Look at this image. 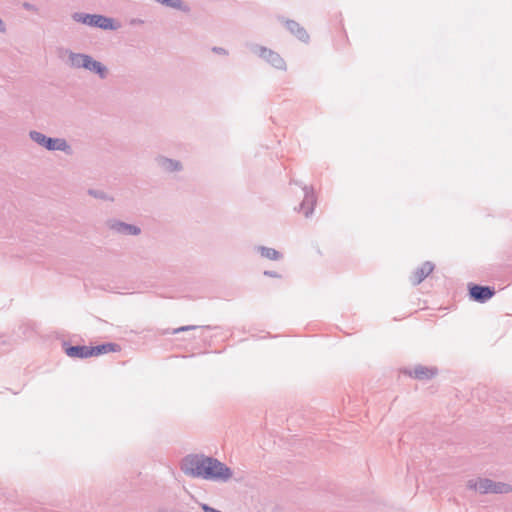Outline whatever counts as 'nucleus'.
I'll use <instances>...</instances> for the list:
<instances>
[{"label": "nucleus", "mask_w": 512, "mask_h": 512, "mask_svg": "<svg viewBox=\"0 0 512 512\" xmlns=\"http://www.w3.org/2000/svg\"><path fill=\"white\" fill-rule=\"evenodd\" d=\"M180 468L187 476L212 481L227 482L233 475L232 470L224 463L203 454L185 456Z\"/></svg>", "instance_id": "obj_1"}, {"label": "nucleus", "mask_w": 512, "mask_h": 512, "mask_svg": "<svg viewBox=\"0 0 512 512\" xmlns=\"http://www.w3.org/2000/svg\"><path fill=\"white\" fill-rule=\"evenodd\" d=\"M68 60L73 68L85 69L96 74L102 80L106 79L109 75V69L102 62L95 60L88 54L71 51L68 54Z\"/></svg>", "instance_id": "obj_2"}, {"label": "nucleus", "mask_w": 512, "mask_h": 512, "mask_svg": "<svg viewBox=\"0 0 512 512\" xmlns=\"http://www.w3.org/2000/svg\"><path fill=\"white\" fill-rule=\"evenodd\" d=\"M466 487L480 494H508L512 492V485L509 483L497 482L482 477L469 479L466 482Z\"/></svg>", "instance_id": "obj_3"}, {"label": "nucleus", "mask_w": 512, "mask_h": 512, "mask_svg": "<svg viewBox=\"0 0 512 512\" xmlns=\"http://www.w3.org/2000/svg\"><path fill=\"white\" fill-rule=\"evenodd\" d=\"M73 21L90 27H96L103 30H117L119 25L115 23L113 18L100 15L88 14L84 12H74L71 15Z\"/></svg>", "instance_id": "obj_4"}, {"label": "nucleus", "mask_w": 512, "mask_h": 512, "mask_svg": "<svg viewBox=\"0 0 512 512\" xmlns=\"http://www.w3.org/2000/svg\"><path fill=\"white\" fill-rule=\"evenodd\" d=\"M29 137L32 141L37 143L39 146L46 148L48 151H61L67 155H71L73 153L72 147L64 138L48 137L36 130H31L29 132Z\"/></svg>", "instance_id": "obj_5"}, {"label": "nucleus", "mask_w": 512, "mask_h": 512, "mask_svg": "<svg viewBox=\"0 0 512 512\" xmlns=\"http://www.w3.org/2000/svg\"><path fill=\"white\" fill-rule=\"evenodd\" d=\"M250 50L254 54L258 55L260 58L265 60L267 63H269L274 68L279 69V70H286V62L280 56L279 53H277L267 47L257 45V44H252L250 46Z\"/></svg>", "instance_id": "obj_6"}, {"label": "nucleus", "mask_w": 512, "mask_h": 512, "mask_svg": "<svg viewBox=\"0 0 512 512\" xmlns=\"http://www.w3.org/2000/svg\"><path fill=\"white\" fill-rule=\"evenodd\" d=\"M107 226L111 231L121 235L137 236L141 233L140 227L117 219L108 220Z\"/></svg>", "instance_id": "obj_7"}, {"label": "nucleus", "mask_w": 512, "mask_h": 512, "mask_svg": "<svg viewBox=\"0 0 512 512\" xmlns=\"http://www.w3.org/2000/svg\"><path fill=\"white\" fill-rule=\"evenodd\" d=\"M470 298L479 303H485L495 295V289L490 286L471 284L469 286Z\"/></svg>", "instance_id": "obj_8"}, {"label": "nucleus", "mask_w": 512, "mask_h": 512, "mask_svg": "<svg viewBox=\"0 0 512 512\" xmlns=\"http://www.w3.org/2000/svg\"><path fill=\"white\" fill-rule=\"evenodd\" d=\"M279 21H281L287 30L294 35L297 39L304 43H308L310 40V36L305 30L303 26H301L298 22L291 20V19H285L284 17H278Z\"/></svg>", "instance_id": "obj_9"}, {"label": "nucleus", "mask_w": 512, "mask_h": 512, "mask_svg": "<svg viewBox=\"0 0 512 512\" xmlns=\"http://www.w3.org/2000/svg\"><path fill=\"white\" fill-rule=\"evenodd\" d=\"M304 199L300 203V211L304 214L305 217H309L312 215L315 205H316V196L314 194L313 188L304 186Z\"/></svg>", "instance_id": "obj_10"}, {"label": "nucleus", "mask_w": 512, "mask_h": 512, "mask_svg": "<svg viewBox=\"0 0 512 512\" xmlns=\"http://www.w3.org/2000/svg\"><path fill=\"white\" fill-rule=\"evenodd\" d=\"M63 349L67 356L71 358H80L85 359L88 357H92L91 353H89V346L85 345H69L67 342H63Z\"/></svg>", "instance_id": "obj_11"}, {"label": "nucleus", "mask_w": 512, "mask_h": 512, "mask_svg": "<svg viewBox=\"0 0 512 512\" xmlns=\"http://www.w3.org/2000/svg\"><path fill=\"white\" fill-rule=\"evenodd\" d=\"M434 269V264L426 261L420 267H418L413 275L411 276V282L413 285H419Z\"/></svg>", "instance_id": "obj_12"}, {"label": "nucleus", "mask_w": 512, "mask_h": 512, "mask_svg": "<svg viewBox=\"0 0 512 512\" xmlns=\"http://www.w3.org/2000/svg\"><path fill=\"white\" fill-rule=\"evenodd\" d=\"M155 160L157 165L166 172H178L183 168L180 161L165 156H158Z\"/></svg>", "instance_id": "obj_13"}, {"label": "nucleus", "mask_w": 512, "mask_h": 512, "mask_svg": "<svg viewBox=\"0 0 512 512\" xmlns=\"http://www.w3.org/2000/svg\"><path fill=\"white\" fill-rule=\"evenodd\" d=\"M120 351V346L116 343H104L94 347H90L89 353L91 356H99L110 352Z\"/></svg>", "instance_id": "obj_14"}, {"label": "nucleus", "mask_w": 512, "mask_h": 512, "mask_svg": "<svg viewBox=\"0 0 512 512\" xmlns=\"http://www.w3.org/2000/svg\"><path fill=\"white\" fill-rule=\"evenodd\" d=\"M436 373H437V369L428 368V367H425L422 365H418L413 369V371L409 372V375L416 379L424 380V379L432 378L433 376L436 375Z\"/></svg>", "instance_id": "obj_15"}, {"label": "nucleus", "mask_w": 512, "mask_h": 512, "mask_svg": "<svg viewBox=\"0 0 512 512\" xmlns=\"http://www.w3.org/2000/svg\"><path fill=\"white\" fill-rule=\"evenodd\" d=\"M158 3H161L167 7L174 8L183 12H188L190 9L187 5L183 3L182 0H155Z\"/></svg>", "instance_id": "obj_16"}, {"label": "nucleus", "mask_w": 512, "mask_h": 512, "mask_svg": "<svg viewBox=\"0 0 512 512\" xmlns=\"http://www.w3.org/2000/svg\"><path fill=\"white\" fill-rule=\"evenodd\" d=\"M258 251L260 252L261 256L270 259V260H279L281 258L280 252L273 248L265 247V246H259Z\"/></svg>", "instance_id": "obj_17"}, {"label": "nucleus", "mask_w": 512, "mask_h": 512, "mask_svg": "<svg viewBox=\"0 0 512 512\" xmlns=\"http://www.w3.org/2000/svg\"><path fill=\"white\" fill-rule=\"evenodd\" d=\"M88 194L96 199L101 200H112L111 197H109L104 191L102 190H96V189H89Z\"/></svg>", "instance_id": "obj_18"}, {"label": "nucleus", "mask_w": 512, "mask_h": 512, "mask_svg": "<svg viewBox=\"0 0 512 512\" xmlns=\"http://www.w3.org/2000/svg\"><path fill=\"white\" fill-rule=\"evenodd\" d=\"M197 327L198 326H194V325L182 326V327H179L177 329H174L173 334H178L180 332H184V331H188V330H193V329H196Z\"/></svg>", "instance_id": "obj_19"}, {"label": "nucleus", "mask_w": 512, "mask_h": 512, "mask_svg": "<svg viewBox=\"0 0 512 512\" xmlns=\"http://www.w3.org/2000/svg\"><path fill=\"white\" fill-rule=\"evenodd\" d=\"M22 6L27 11H32V12L38 11L37 7L34 4H31L29 2H24Z\"/></svg>", "instance_id": "obj_20"}, {"label": "nucleus", "mask_w": 512, "mask_h": 512, "mask_svg": "<svg viewBox=\"0 0 512 512\" xmlns=\"http://www.w3.org/2000/svg\"><path fill=\"white\" fill-rule=\"evenodd\" d=\"M204 512H220L219 510L208 506L207 504H198Z\"/></svg>", "instance_id": "obj_21"}, {"label": "nucleus", "mask_w": 512, "mask_h": 512, "mask_svg": "<svg viewBox=\"0 0 512 512\" xmlns=\"http://www.w3.org/2000/svg\"><path fill=\"white\" fill-rule=\"evenodd\" d=\"M212 51L217 53V54H221V55H226L227 54V51L224 48H222V47H213Z\"/></svg>", "instance_id": "obj_22"}, {"label": "nucleus", "mask_w": 512, "mask_h": 512, "mask_svg": "<svg viewBox=\"0 0 512 512\" xmlns=\"http://www.w3.org/2000/svg\"><path fill=\"white\" fill-rule=\"evenodd\" d=\"M264 275L268 276V277H273V278L280 277L279 274L277 272H275V271H265Z\"/></svg>", "instance_id": "obj_23"}, {"label": "nucleus", "mask_w": 512, "mask_h": 512, "mask_svg": "<svg viewBox=\"0 0 512 512\" xmlns=\"http://www.w3.org/2000/svg\"><path fill=\"white\" fill-rule=\"evenodd\" d=\"M6 31H7L6 24H5V22L0 18V32H1V33H6Z\"/></svg>", "instance_id": "obj_24"}]
</instances>
